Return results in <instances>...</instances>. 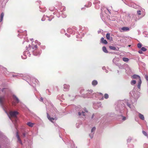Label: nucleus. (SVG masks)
<instances>
[{"label":"nucleus","instance_id":"nucleus-1","mask_svg":"<svg viewBox=\"0 0 148 148\" xmlns=\"http://www.w3.org/2000/svg\"><path fill=\"white\" fill-rule=\"evenodd\" d=\"M18 113L16 111H10L9 112V114L10 116L12 117H16V116L18 115Z\"/></svg>","mask_w":148,"mask_h":148},{"label":"nucleus","instance_id":"nucleus-2","mask_svg":"<svg viewBox=\"0 0 148 148\" xmlns=\"http://www.w3.org/2000/svg\"><path fill=\"white\" fill-rule=\"evenodd\" d=\"M5 101V96H0V104L3 106Z\"/></svg>","mask_w":148,"mask_h":148},{"label":"nucleus","instance_id":"nucleus-3","mask_svg":"<svg viewBox=\"0 0 148 148\" xmlns=\"http://www.w3.org/2000/svg\"><path fill=\"white\" fill-rule=\"evenodd\" d=\"M16 137L18 139V141L19 142V143L21 144L22 145V143L21 142V140L20 138L19 135H18V131L17 132H16Z\"/></svg>","mask_w":148,"mask_h":148},{"label":"nucleus","instance_id":"nucleus-4","mask_svg":"<svg viewBox=\"0 0 148 148\" xmlns=\"http://www.w3.org/2000/svg\"><path fill=\"white\" fill-rule=\"evenodd\" d=\"M131 77L133 79H139V80H140V79H141L140 77L138 75H133V76H132Z\"/></svg>","mask_w":148,"mask_h":148},{"label":"nucleus","instance_id":"nucleus-5","mask_svg":"<svg viewBox=\"0 0 148 148\" xmlns=\"http://www.w3.org/2000/svg\"><path fill=\"white\" fill-rule=\"evenodd\" d=\"M23 54L24 56H29V55H31V54L29 53V52L27 49L23 52Z\"/></svg>","mask_w":148,"mask_h":148},{"label":"nucleus","instance_id":"nucleus-6","mask_svg":"<svg viewBox=\"0 0 148 148\" xmlns=\"http://www.w3.org/2000/svg\"><path fill=\"white\" fill-rule=\"evenodd\" d=\"M47 117L49 121L52 122H53L52 121L54 120V118L53 117H51L48 114H47Z\"/></svg>","mask_w":148,"mask_h":148},{"label":"nucleus","instance_id":"nucleus-7","mask_svg":"<svg viewBox=\"0 0 148 148\" xmlns=\"http://www.w3.org/2000/svg\"><path fill=\"white\" fill-rule=\"evenodd\" d=\"M67 32L69 33V34H75V32H73V29L71 28H69L67 30Z\"/></svg>","mask_w":148,"mask_h":148},{"label":"nucleus","instance_id":"nucleus-8","mask_svg":"<svg viewBox=\"0 0 148 148\" xmlns=\"http://www.w3.org/2000/svg\"><path fill=\"white\" fill-rule=\"evenodd\" d=\"M121 30L123 31H127L129 30V29L127 27H123L121 28Z\"/></svg>","mask_w":148,"mask_h":148},{"label":"nucleus","instance_id":"nucleus-9","mask_svg":"<svg viewBox=\"0 0 148 148\" xmlns=\"http://www.w3.org/2000/svg\"><path fill=\"white\" fill-rule=\"evenodd\" d=\"M106 38L108 40H112V37H110V34L109 33H107L106 34Z\"/></svg>","mask_w":148,"mask_h":148},{"label":"nucleus","instance_id":"nucleus-10","mask_svg":"<svg viewBox=\"0 0 148 148\" xmlns=\"http://www.w3.org/2000/svg\"><path fill=\"white\" fill-rule=\"evenodd\" d=\"M101 42L103 43L106 44L108 43L106 40H104V38L103 37L101 38Z\"/></svg>","mask_w":148,"mask_h":148},{"label":"nucleus","instance_id":"nucleus-11","mask_svg":"<svg viewBox=\"0 0 148 148\" xmlns=\"http://www.w3.org/2000/svg\"><path fill=\"white\" fill-rule=\"evenodd\" d=\"M4 16V14L3 12H2L0 16V22H1L3 20V17Z\"/></svg>","mask_w":148,"mask_h":148},{"label":"nucleus","instance_id":"nucleus-12","mask_svg":"<svg viewBox=\"0 0 148 148\" xmlns=\"http://www.w3.org/2000/svg\"><path fill=\"white\" fill-rule=\"evenodd\" d=\"M139 117L140 119L142 120H144V117L143 115L139 113Z\"/></svg>","mask_w":148,"mask_h":148},{"label":"nucleus","instance_id":"nucleus-13","mask_svg":"<svg viewBox=\"0 0 148 148\" xmlns=\"http://www.w3.org/2000/svg\"><path fill=\"white\" fill-rule=\"evenodd\" d=\"M27 125L30 127H32L34 125V123L30 122H28L27 123Z\"/></svg>","mask_w":148,"mask_h":148},{"label":"nucleus","instance_id":"nucleus-14","mask_svg":"<svg viewBox=\"0 0 148 148\" xmlns=\"http://www.w3.org/2000/svg\"><path fill=\"white\" fill-rule=\"evenodd\" d=\"M13 98L14 99L16 100V103H18L19 102V100L18 98L14 95H13Z\"/></svg>","mask_w":148,"mask_h":148},{"label":"nucleus","instance_id":"nucleus-15","mask_svg":"<svg viewBox=\"0 0 148 148\" xmlns=\"http://www.w3.org/2000/svg\"><path fill=\"white\" fill-rule=\"evenodd\" d=\"M109 48L110 49L112 50H116V47L114 46H109Z\"/></svg>","mask_w":148,"mask_h":148},{"label":"nucleus","instance_id":"nucleus-16","mask_svg":"<svg viewBox=\"0 0 148 148\" xmlns=\"http://www.w3.org/2000/svg\"><path fill=\"white\" fill-rule=\"evenodd\" d=\"M92 84L94 86H95L97 85V82L96 80H94L92 82Z\"/></svg>","mask_w":148,"mask_h":148},{"label":"nucleus","instance_id":"nucleus-17","mask_svg":"<svg viewBox=\"0 0 148 148\" xmlns=\"http://www.w3.org/2000/svg\"><path fill=\"white\" fill-rule=\"evenodd\" d=\"M141 79H140L139 80V82H138V88L140 89V86H141Z\"/></svg>","mask_w":148,"mask_h":148},{"label":"nucleus","instance_id":"nucleus-18","mask_svg":"<svg viewBox=\"0 0 148 148\" xmlns=\"http://www.w3.org/2000/svg\"><path fill=\"white\" fill-rule=\"evenodd\" d=\"M70 87V86L66 84L64 85V88L65 89H69Z\"/></svg>","mask_w":148,"mask_h":148},{"label":"nucleus","instance_id":"nucleus-19","mask_svg":"<svg viewBox=\"0 0 148 148\" xmlns=\"http://www.w3.org/2000/svg\"><path fill=\"white\" fill-rule=\"evenodd\" d=\"M102 49H103V51L104 52L106 53L108 52V51H107V50L106 48V47H105L104 46L103 47H102Z\"/></svg>","mask_w":148,"mask_h":148},{"label":"nucleus","instance_id":"nucleus-20","mask_svg":"<svg viewBox=\"0 0 148 148\" xmlns=\"http://www.w3.org/2000/svg\"><path fill=\"white\" fill-rule=\"evenodd\" d=\"M123 61L125 62H128L129 60V59L127 58H123Z\"/></svg>","mask_w":148,"mask_h":148},{"label":"nucleus","instance_id":"nucleus-21","mask_svg":"<svg viewBox=\"0 0 148 148\" xmlns=\"http://www.w3.org/2000/svg\"><path fill=\"white\" fill-rule=\"evenodd\" d=\"M136 83V81L135 80H132L131 82V84L134 85Z\"/></svg>","mask_w":148,"mask_h":148},{"label":"nucleus","instance_id":"nucleus-22","mask_svg":"<svg viewBox=\"0 0 148 148\" xmlns=\"http://www.w3.org/2000/svg\"><path fill=\"white\" fill-rule=\"evenodd\" d=\"M61 16L62 17L65 18L66 17L67 15L65 14L64 13H62V14Z\"/></svg>","mask_w":148,"mask_h":148},{"label":"nucleus","instance_id":"nucleus-23","mask_svg":"<svg viewBox=\"0 0 148 148\" xmlns=\"http://www.w3.org/2000/svg\"><path fill=\"white\" fill-rule=\"evenodd\" d=\"M108 95L107 94H105V95H104V98L106 99H107L108 98Z\"/></svg>","mask_w":148,"mask_h":148},{"label":"nucleus","instance_id":"nucleus-24","mask_svg":"<svg viewBox=\"0 0 148 148\" xmlns=\"http://www.w3.org/2000/svg\"><path fill=\"white\" fill-rule=\"evenodd\" d=\"M142 45L141 43H139L137 44V47L138 48H141L142 47Z\"/></svg>","mask_w":148,"mask_h":148},{"label":"nucleus","instance_id":"nucleus-25","mask_svg":"<svg viewBox=\"0 0 148 148\" xmlns=\"http://www.w3.org/2000/svg\"><path fill=\"white\" fill-rule=\"evenodd\" d=\"M142 132L143 134L145 136H147V134L146 133V132H145V131H143Z\"/></svg>","mask_w":148,"mask_h":148},{"label":"nucleus","instance_id":"nucleus-26","mask_svg":"<svg viewBox=\"0 0 148 148\" xmlns=\"http://www.w3.org/2000/svg\"><path fill=\"white\" fill-rule=\"evenodd\" d=\"M141 50L143 51H145L147 50V49L144 47H142L141 49Z\"/></svg>","mask_w":148,"mask_h":148},{"label":"nucleus","instance_id":"nucleus-27","mask_svg":"<svg viewBox=\"0 0 148 148\" xmlns=\"http://www.w3.org/2000/svg\"><path fill=\"white\" fill-rule=\"evenodd\" d=\"M37 53L36 54H34V55L35 56H38L41 54V53L40 52L37 51L36 52Z\"/></svg>","mask_w":148,"mask_h":148},{"label":"nucleus","instance_id":"nucleus-28","mask_svg":"<svg viewBox=\"0 0 148 148\" xmlns=\"http://www.w3.org/2000/svg\"><path fill=\"white\" fill-rule=\"evenodd\" d=\"M91 5V3L90 2H88V5L87 6V7H90Z\"/></svg>","mask_w":148,"mask_h":148},{"label":"nucleus","instance_id":"nucleus-29","mask_svg":"<svg viewBox=\"0 0 148 148\" xmlns=\"http://www.w3.org/2000/svg\"><path fill=\"white\" fill-rule=\"evenodd\" d=\"M96 130V128L95 127H93V128H92V129H91V132H93L95 131Z\"/></svg>","mask_w":148,"mask_h":148},{"label":"nucleus","instance_id":"nucleus-30","mask_svg":"<svg viewBox=\"0 0 148 148\" xmlns=\"http://www.w3.org/2000/svg\"><path fill=\"white\" fill-rule=\"evenodd\" d=\"M32 48L33 49H36L37 48V45H35L33 46V45L32 46Z\"/></svg>","mask_w":148,"mask_h":148},{"label":"nucleus","instance_id":"nucleus-31","mask_svg":"<svg viewBox=\"0 0 148 148\" xmlns=\"http://www.w3.org/2000/svg\"><path fill=\"white\" fill-rule=\"evenodd\" d=\"M50 18H51V19H50V18H49L48 19V20L49 21H51V20H52V19L53 18H54V17L53 16H50Z\"/></svg>","mask_w":148,"mask_h":148},{"label":"nucleus","instance_id":"nucleus-32","mask_svg":"<svg viewBox=\"0 0 148 148\" xmlns=\"http://www.w3.org/2000/svg\"><path fill=\"white\" fill-rule=\"evenodd\" d=\"M137 13L138 15H140L141 14V11L140 10H138L137 11Z\"/></svg>","mask_w":148,"mask_h":148},{"label":"nucleus","instance_id":"nucleus-33","mask_svg":"<svg viewBox=\"0 0 148 148\" xmlns=\"http://www.w3.org/2000/svg\"><path fill=\"white\" fill-rule=\"evenodd\" d=\"M138 53L140 54H143V51L141 50H140L138 51Z\"/></svg>","mask_w":148,"mask_h":148},{"label":"nucleus","instance_id":"nucleus-34","mask_svg":"<svg viewBox=\"0 0 148 148\" xmlns=\"http://www.w3.org/2000/svg\"><path fill=\"white\" fill-rule=\"evenodd\" d=\"M144 34H146V36H145L146 37L147 36V35L148 34V32H144Z\"/></svg>","mask_w":148,"mask_h":148},{"label":"nucleus","instance_id":"nucleus-35","mask_svg":"<svg viewBox=\"0 0 148 148\" xmlns=\"http://www.w3.org/2000/svg\"><path fill=\"white\" fill-rule=\"evenodd\" d=\"M145 78L147 81H148V76L147 75H145Z\"/></svg>","mask_w":148,"mask_h":148},{"label":"nucleus","instance_id":"nucleus-36","mask_svg":"<svg viewBox=\"0 0 148 148\" xmlns=\"http://www.w3.org/2000/svg\"><path fill=\"white\" fill-rule=\"evenodd\" d=\"M100 3V1H97V2H94L93 3L94 4H96V3Z\"/></svg>","mask_w":148,"mask_h":148},{"label":"nucleus","instance_id":"nucleus-37","mask_svg":"<svg viewBox=\"0 0 148 148\" xmlns=\"http://www.w3.org/2000/svg\"><path fill=\"white\" fill-rule=\"evenodd\" d=\"M26 135V134H25V133H23V138H24L25 137V135Z\"/></svg>","mask_w":148,"mask_h":148},{"label":"nucleus","instance_id":"nucleus-38","mask_svg":"<svg viewBox=\"0 0 148 148\" xmlns=\"http://www.w3.org/2000/svg\"><path fill=\"white\" fill-rule=\"evenodd\" d=\"M12 104L13 105V106H15L16 105V103L15 102L13 101L12 103Z\"/></svg>","mask_w":148,"mask_h":148},{"label":"nucleus","instance_id":"nucleus-39","mask_svg":"<svg viewBox=\"0 0 148 148\" xmlns=\"http://www.w3.org/2000/svg\"><path fill=\"white\" fill-rule=\"evenodd\" d=\"M65 35H66V36H67V37H70V35H68L66 33L65 34Z\"/></svg>","mask_w":148,"mask_h":148},{"label":"nucleus","instance_id":"nucleus-40","mask_svg":"<svg viewBox=\"0 0 148 148\" xmlns=\"http://www.w3.org/2000/svg\"><path fill=\"white\" fill-rule=\"evenodd\" d=\"M45 18H44V16L41 19V20L42 21H44L45 20Z\"/></svg>","mask_w":148,"mask_h":148},{"label":"nucleus","instance_id":"nucleus-41","mask_svg":"<svg viewBox=\"0 0 148 148\" xmlns=\"http://www.w3.org/2000/svg\"><path fill=\"white\" fill-rule=\"evenodd\" d=\"M4 89V88H3V89H1L0 88V91L1 90L2 92H3V90Z\"/></svg>","mask_w":148,"mask_h":148},{"label":"nucleus","instance_id":"nucleus-42","mask_svg":"<svg viewBox=\"0 0 148 148\" xmlns=\"http://www.w3.org/2000/svg\"><path fill=\"white\" fill-rule=\"evenodd\" d=\"M125 116L123 117V120H125Z\"/></svg>","mask_w":148,"mask_h":148},{"label":"nucleus","instance_id":"nucleus-43","mask_svg":"<svg viewBox=\"0 0 148 148\" xmlns=\"http://www.w3.org/2000/svg\"><path fill=\"white\" fill-rule=\"evenodd\" d=\"M81 114H82V113L81 112H78V115H81Z\"/></svg>","mask_w":148,"mask_h":148},{"label":"nucleus","instance_id":"nucleus-44","mask_svg":"<svg viewBox=\"0 0 148 148\" xmlns=\"http://www.w3.org/2000/svg\"><path fill=\"white\" fill-rule=\"evenodd\" d=\"M29 48H31V47H32V46L30 45H29Z\"/></svg>","mask_w":148,"mask_h":148},{"label":"nucleus","instance_id":"nucleus-45","mask_svg":"<svg viewBox=\"0 0 148 148\" xmlns=\"http://www.w3.org/2000/svg\"><path fill=\"white\" fill-rule=\"evenodd\" d=\"M82 114H83V115L84 116L85 115L84 114V112H82Z\"/></svg>","mask_w":148,"mask_h":148},{"label":"nucleus","instance_id":"nucleus-46","mask_svg":"<svg viewBox=\"0 0 148 148\" xmlns=\"http://www.w3.org/2000/svg\"><path fill=\"white\" fill-rule=\"evenodd\" d=\"M62 31H63V32H64V29H62Z\"/></svg>","mask_w":148,"mask_h":148},{"label":"nucleus","instance_id":"nucleus-47","mask_svg":"<svg viewBox=\"0 0 148 148\" xmlns=\"http://www.w3.org/2000/svg\"><path fill=\"white\" fill-rule=\"evenodd\" d=\"M33 40V38H32V39H30V40H31V41H32V40Z\"/></svg>","mask_w":148,"mask_h":148},{"label":"nucleus","instance_id":"nucleus-48","mask_svg":"<svg viewBox=\"0 0 148 148\" xmlns=\"http://www.w3.org/2000/svg\"><path fill=\"white\" fill-rule=\"evenodd\" d=\"M99 94H100V95H102V94L101 93H99Z\"/></svg>","mask_w":148,"mask_h":148},{"label":"nucleus","instance_id":"nucleus-49","mask_svg":"<svg viewBox=\"0 0 148 148\" xmlns=\"http://www.w3.org/2000/svg\"><path fill=\"white\" fill-rule=\"evenodd\" d=\"M97 7H98V8H99V6H98Z\"/></svg>","mask_w":148,"mask_h":148},{"label":"nucleus","instance_id":"nucleus-50","mask_svg":"<svg viewBox=\"0 0 148 148\" xmlns=\"http://www.w3.org/2000/svg\"><path fill=\"white\" fill-rule=\"evenodd\" d=\"M108 11L109 12V13H110V12L109 11V10H108Z\"/></svg>","mask_w":148,"mask_h":148},{"label":"nucleus","instance_id":"nucleus-51","mask_svg":"<svg viewBox=\"0 0 148 148\" xmlns=\"http://www.w3.org/2000/svg\"><path fill=\"white\" fill-rule=\"evenodd\" d=\"M26 58H26H25H25Z\"/></svg>","mask_w":148,"mask_h":148},{"label":"nucleus","instance_id":"nucleus-52","mask_svg":"<svg viewBox=\"0 0 148 148\" xmlns=\"http://www.w3.org/2000/svg\"><path fill=\"white\" fill-rule=\"evenodd\" d=\"M86 111V112H87V111Z\"/></svg>","mask_w":148,"mask_h":148},{"label":"nucleus","instance_id":"nucleus-53","mask_svg":"<svg viewBox=\"0 0 148 148\" xmlns=\"http://www.w3.org/2000/svg\"><path fill=\"white\" fill-rule=\"evenodd\" d=\"M130 45H129V46L130 47Z\"/></svg>","mask_w":148,"mask_h":148},{"label":"nucleus","instance_id":"nucleus-54","mask_svg":"<svg viewBox=\"0 0 148 148\" xmlns=\"http://www.w3.org/2000/svg\"><path fill=\"white\" fill-rule=\"evenodd\" d=\"M26 47L27 48V49L28 48V47Z\"/></svg>","mask_w":148,"mask_h":148},{"label":"nucleus","instance_id":"nucleus-55","mask_svg":"<svg viewBox=\"0 0 148 148\" xmlns=\"http://www.w3.org/2000/svg\"><path fill=\"white\" fill-rule=\"evenodd\" d=\"M0 148H1V146H0Z\"/></svg>","mask_w":148,"mask_h":148},{"label":"nucleus","instance_id":"nucleus-56","mask_svg":"<svg viewBox=\"0 0 148 148\" xmlns=\"http://www.w3.org/2000/svg\"><path fill=\"white\" fill-rule=\"evenodd\" d=\"M147 138H148V136H147Z\"/></svg>","mask_w":148,"mask_h":148},{"label":"nucleus","instance_id":"nucleus-57","mask_svg":"<svg viewBox=\"0 0 148 148\" xmlns=\"http://www.w3.org/2000/svg\"><path fill=\"white\" fill-rule=\"evenodd\" d=\"M95 1H96V0H95Z\"/></svg>","mask_w":148,"mask_h":148}]
</instances>
